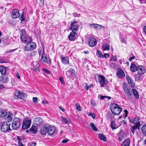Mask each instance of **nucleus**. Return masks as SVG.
<instances>
[{"label":"nucleus","instance_id":"nucleus-56","mask_svg":"<svg viewBox=\"0 0 146 146\" xmlns=\"http://www.w3.org/2000/svg\"><path fill=\"white\" fill-rule=\"evenodd\" d=\"M89 115L91 116L93 118H95L96 115L94 113H90Z\"/></svg>","mask_w":146,"mask_h":146},{"label":"nucleus","instance_id":"nucleus-37","mask_svg":"<svg viewBox=\"0 0 146 146\" xmlns=\"http://www.w3.org/2000/svg\"><path fill=\"white\" fill-rule=\"evenodd\" d=\"M111 127L113 130L116 129L117 127H116V125L115 123V121L113 120L111 121Z\"/></svg>","mask_w":146,"mask_h":146},{"label":"nucleus","instance_id":"nucleus-7","mask_svg":"<svg viewBox=\"0 0 146 146\" xmlns=\"http://www.w3.org/2000/svg\"><path fill=\"white\" fill-rule=\"evenodd\" d=\"M31 120L25 118L24 119L22 126V128L27 129L29 128L31 125Z\"/></svg>","mask_w":146,"mask_h":146},{"label":"nucleus","instance_id":"nucleus-64","mask_svg":"<svg viewBox=\"0 0 146 146\" xmlns=\"http://www.w3.org/2000/svg\"><path fill=\"white\" fill-rule=\"evenodd\" d=\"M59 108L61 110H62V111L64 112L65 111L64 109H63L62 107L59 106Z\"/></svg>","mask_w":146,"mask_h":146},{"label":"nucleus","instance_id":"nucleus-15","mask_svg":"<svg viewBox=\"0 0 146 146\" xmlns=\"http://www.w3.org/2000/svg\"><path fill=\"white\" fill-rule=\"evenodd\" d=\"M137 71L138 74H143L145 72V70L144 67L142 66H137Z\"/></svg>","mask_w":146,"mask_h":146},{"label":"nucleus","instance_id":"nucleus-36","mask_svg":"<svg viewBox=\"0 0 146 146\" xmlns=\"http://www.w3.org/2000/svg\"><path fill=\"white\" fill-rule=\"evenodd\" d=\"M125 134L124 133H121L118 139L119 141H121L125 138Z\"/></svg>","mask_w":146,"mask_h":146},{"label":"nucleus","instance_id":"nucleus-61","mask_svg":"<svg viewBox=\"0 0 146 146\" xmlns=\"http://www.w3.org/2000/svg\"><path fill=\"white\" fill-rule=\"evenodd\" d=\"M18 146H24L21 142H18Z\"/></svg>","mask_w":146,"mask_h":146},{"label":"nucleus","instance_id":"nucleus-18","mask_svg":"<svg viewBox=\"0 0 146 146\" xmlns=\"http://www.w3.org/2000/svg\"><path fill=\"white\" fill-rule=\"evenodd\" d=\"M20 16L18 9H14L13 11L11 17L14 19H16L19 17Z\"/></svg>","mask_w":146,"mask_h":146},{"label":"nucleus","instance_id":"nucleus-24","mask_svg":"<svg viewBox=\"0 0 146 146\" xmlns=\"http://www.w3.org/2000/svg\"><path fill=\"white\" fill-rule=\"evenodd\" d=\"M137 66L135 64L132 63L131 64L130 69L132 72H134L137 71Z\"/></svg>","mask_w":146,"mask_h":146},{"label":"nucleus","instance_id":"nucleus-63","mask_svg":"<svg viewBox=\"0 0 146 146\" xmlns=\"http://www.w3.org/2000/svg\"><path fill=\"white\" fill-rule=\"evenodd\" d=\"M143 30L144 32L145 33V34L146 35V26H144L143 28Z\"/></svg>","mask_w":146,"mask_h":146},{"label":"nucleus","instance_id":"nucleus-40","mask_svg":"<svg viewBox=\"0 0 146 146\" xmlns=\"http://www.w3.org/2000/svg\"><path fill=\"white\" fill-rule=\"evenodd\" d=\"M74 70L72 69H70V70L66 72V75L68 76H70L72 74V73H73L74 72Z\"/></svg>","mask_w":146,"mask_h":146},{"label":"nucleus","instance_id":"nucleus-27","mask_svg":"<svg viewBox=\"0 0 146 146\" xmlns=\"http://www.w3.org/2000/svg\"><path fill=\"white\" fill-rule=\"evenodd\" d=\"M129 139H126L123 142L121 146H129L130 143Z\"/></svg>","mask_w":146,"mask_h":146},{"label":"nucleus","instance_id":"nucleus-42","mask_svg":"<svg viewBox=\"0 0 146 146\" xmlns=\"http://www.w3.org/2000/svg\"><path fill=\"white\" fill-rule=\"evenodd\" d=\"M25 17H24V12H23L21 16L19 18V19L21 21V23H23V22L25 21Z\"/></svg>","mask_w":146,"mask_h":146},{"label":"nucleus","instance_id":"nucleus-8","mask_svg":"<svg viewBox=\"0 0 146 146\" xmlns=\"http://www.w3.org/2000/svg\"><path fill=\"white\" fill-rule=\"evenodd\" d=\"M78 21H74L71 22L70 27L69 28V29L72 30V32H74L77 31L79 25L75 24L77 23Z\"/></svg>","mask_w":146,"mask_h":146},{"label":"nucleus","instance_id":"nucleus-51","mask_svg":"<svg viewBox=\"0 0 146 146\" xmlns=\"http://www.w3.org/2000/svg\"><path fill=\"white\" fill-rule=\"evenodd\" d=\"M73 15L75 17H80V14H77L76 13H74L73 14Z\"/></svg>","mask_w":146,"mask_h":146},{"label":"nucleus","instance_id":"nucleus-21","mask_svg":"<svg viewBox=\"0 0 146 146\" xmlns=\"http://www.w3.org/2000/svg\"><path fill=\"white\" fill-rule=\"evenodd\" d=\"M75 32H71L68 36V38L70 40L74 41L75 40L76 38L75 36Z\"/></svg>","mask_w":146,"mask_h":146},{"label":"nucleus","instance_id":"nucleus-30","mask_svg":"<svg viewBox=\"0 0 146 146\" xmlns=\"http://www.w3.org/2000/svg\"><path fill=\"white\" fill-rule=\"evenodd\" d=\"M39 67V65L37 63L33 68V70L35 72L38 73L40 72Z\"/></svg>","mask_w":146,"mask_h":146},{"label":"nucleus","instance_id":"nucleus-52","mask_svg":"<svg viewBox=\"0 0 146 146\" xmlns=\"http://www.w3.org/2000/svg\"><path fill=\"white\" fill-rule=\"evenodd\" d=\"M90 103L91 105L93 106H95L96 105V103L94 101L91 100L90 101Z\"/></svg>","mask_w":146,"mask_h":146},{"label":"nucleus","instance_id":"nucleus-16","mask_svg":"<svg viewBox=\"0 0 146 146\" xmlns=\"http://www.w3.org/2000/svg\"><path fill=\"white\" fill-rule=\"evenodd\" d=\"M139 120L140 118L139 117H137L130 119L129 121L131 123L135 124V125H141L140 123L139 122Z\"/></svg>","mask_w":146,"mask_h":146},{"label":"nucleus","instance_id":"nucleus-58","mask_svg":"<svg viewBox=\"0 0 146 146\" xmlns=\"http://www.w3.org/2000/svg\"><path fill=\"white\" fill-rule=\"evenodd\" d=\"M68 141V139H64L62 141V143H65L67 142Z\"/></svg>","mask_w":146,"mask_h":146},{"label":"nucleus","instance_id":"nucleus-38","mask_svg":"<svg viewBox=\"0 0 146 146\" xmlns=\"http://www.w3.org/2000/svg\"><path fill=\"white\" fill-rule=\"evenodd\" d=\"M90 125L93 130L95 131H98V129L96 127V126L93 123H90Z\"/></svg>","mask_w":146,"mask_h":146},{"label":"nucleus","instance_id":"nucleus-29","mask_svg":"<svg viewBox=\"0 0 146 146\" xmlns=\"http://www.w3.org/2000/svg\"><path fill=\"white\" fill-rule=\"evenodd\" d=\"M127 78L128 83L133 88L135 86V84L133 82V80L129 76L127 77Z\"/></svg>","mask_w":146,"mask_h":146},{"label":"nucleus","instance_id":"nucleus-11","mask_svg":"<svg viewBox=\"0 0 146 146\" xmlns=\"http://www.w3.org/2000/svg\"><path fill=\"white\" fill-rule=\"evenodd\" d=\"M9 81L8 76L6 74L1 75L0 77V81L2 83H5Z\"/></svg>","mask_w":146,"mask_h":146},{"label":"nucleus","instance_id":"nucleus-47","mask_svg":"<svg viewBox=\"0 0 146 146\" xmlns=\"http://www.w3.org/2000/svg\"><path fill=\"white\" fill-rule=\"evenodd\" d=\"M33 102L35 103H36L38 102V98L37 97H33Z\"/></svg>","mask_w":146,"mask_h":146},{"label":"nucleus","instance_id":"nucleus-25","mask_svg":"<svg viewBox=\"0 0 146 146\" xmlns=\"http://www.w3.org/2000/svg\"><path fill=\"white\" fill-rule=\"evenodd\" d=\"M30 132L32 133L35 134L36 133L37 131V127L34 125H33L30 129Z\"/></svg>","mask_w":146,"mask_h":146},{"label":"nucleus","instance_id":"nucleus-26","mask_svg":"<svg viewBox=\"0 0 146 146\" xmlns=\"http://www.w3.org/2000/svg\"><path fill=\"white\" fill-rule=\"evenodd\" d=\"M140 126L141 125H135L133 126H132V128L131 129V131L132 133L134 134L135 132V130L137 129H139Z\"/></svg>","mask_w":146,"mask_h":146},{"label":"nucleus","instance_id":"nucleus-57","mask_svg":"<svg viewBox=\"0 0 146 146\" xmlns=\"http://www.w3.org/2000/svg\"><path fill=\"white\" fill-rule=\"evenodd\" d=\"M43 70L47 74H48L49 73V71L46 69L43 68Z\"/></svg>","mask_w":146,"mask_h":146},{"label":"nucleus","instance_id":"nucleus-22","mask_svg":"<svg viewBox=\"0 0 146 146\" xmlns=\"http://www.w3.org/2000/svg\"><path fill=\"white\" fill-rule=\"evenodd\" d=\"M6 67L2 65L0 66V72L1 75L6 74Z\"/></svg>","mask_w":146,"mask_h":146},{"label":"nucleus","instance_id":"nucleus-55","mask_svg":"<svg viewBox=\"0 0 146 146\" xmlns=\"http://www.w3.org/2000/svg\"><path fill=\"white\" fill-rule=\"evenodd\" d=\"M109 54L106 53L104 54V57L105 58H107L109 57Z\"/></svg>","mask_w":146,"mask_h":146},{"label":"nucleus","instance_id":"nucleus-46","mask_svg":"<svg viewBox=\"0 0 146 146\" xmlns=\"http://www.w3.org/2000/svg\"><path fill=\"white\" fill-rule=\"evenodd\" d=\"M37 51L36 50H34L31 51L30 53V56H34L37 53Z\"/></svg>","mask_w":146,"mask_h":146},{"label":"nucleus","instance_id":"nucleus-9","mask_svg":"<svg viewBox=\"0 0 146 146\" xmlns=\"http://www.w3.org/2000/svg\"><path fill=\"white\" fill-rule=\"evenodd\" d=\"M48 129V133L49 135H53L55 134L56 132H55V127L49 124H47Z\"/></svg>","mask_w":146,"mask_h":146},{"label":"nucleus","instance_id":"nucleus-1","mask_svg":"<svg viewBox=\"0 0 146 146\" xmlns=\"http://www.w3.org/2000/svg\"><path fill=\"white\" fill-rule=\"evenodd\" d=\"M123 87L127 98L129 100L132 99L133 96L131 90L129 86L124 83Z\"/></svg>","mask_w":146,"mask_h":146},{"label":"nucleus","instance_id":"nucleus-39","mask_svg":"<svg viewBox=\"0 0 146 146\" xmlns=\"http://www.w3.org/2000/svg\"><path fill=\"white\" fill-rule=\"evenodd\" d=\"M96 55L98 57H100L102 58L104 57V56L102 54V53L99 50H98L97 53Z\"/></svg>","mask_w":146,"mask_h":146},{"label":"nucleus","instance_id":"nucleus-44","mask_svg":"<svg viewBox=\"0 0 146 146\" xmlns=\"http://www.w3.org/2000/svg\"><path fill=\"white\" fill-rule=\"evenodd\" d=\"M76 108V110L79 111H80L81 110L80 106L78 103H77L75 105Z\"/></svg>","mask_w":146,"mask_h":146},{"label":"nucleus","instance_id":"nucleus-33","mask_svg":"<svg viewBox=\"0 0 146 146\" xmlns=\"http://www.w3.org/2000/svg\"><path fill=\"white\" fill-rule=\"evenodd\" d=\"M98 136L100 139L104 141H106V138L105 136L103 134H99L98 135Z\"/></svg>","mask_w":146,"mask_h":146},{"label":"nucleus","instance_id":"nucleus-20","mask_svg":"<svg viewBox=\"0 0 146 146\" xmlns=\"http://www.w3.org/2000/svg\"><path fill=\"white\" fill-rule=\"evenodd\" d=\"M90 26L91 27L94 28L96 29L99 30H101L103 27V26L101 25L95 23L90 24Z\"/></svg>","mask_w":146,"mask_h":146},{"label":"nucleus","instance_id":"nucleus-14","mask_svg":"<svg viewBox=\"0 0 146 146\" xmlns=\"http://www.w3.org/2000/svg\"><path fill=\"white\" fill-rule=\"evenodd\" d=\"M42 122V120L40 117L35 118L34 120V124L38 126L41 125Z\"/></svg>","mask_w":146,"mask_h":146},{"label":"nucleus","instance_id":"nucleus-62","mask_svg":"<svg viewBox=\"0 0 146 146\" xmlns=\"http://www.w3.org/2000/svg\"><path fill=\"white\" fill-rule=\"evenodd\" d=\"M124 112L125 113V117H126L127 116V114H128V112L127 111V110H124Z\"/></svg>","mask_w":146,"mask_h":146},{"label":"nucleus","instance_id":"nucleus-35","mask_svg":"<svg viewBox=\"0 0 146 146\" xmlns=\"http://www.w3.org/2000/svg\"><path fill=\"white\" fill-rule=\"evenodd\" d=\"M26 35V32L25 30L22 29L21 31L20 38L24 37Z\"/></svg>","mask_w":146,"mask_h":146},{"label":"nucleus","instance_id":"nucleus-28","mask_svg":"<svg viewBox=\"0 0 146 146\" xmlns=\"http://www.w3.org/2000/svg\"><path fill=\"white\" fill-rule=\"evenodd\" d=\"M41 62L44 64H50L51 61L50 59L47 58V59L44 60V58L41 59Z\"/></svg>","mask_w":146,"mask_h":146},{"label":"nucleus","instance_id":"nucleus-3","mask_svg":"<svg viewBox=\"0 0 146 146\" xmlns=\"http://www.w3.org/2000/svg\"><path fill=\"white\" fill-rule=\"evenodd\" d=\"M36 46V45L35 43L30 41L28 42L25 45L24 50L25 51H30L35 49Z\"/></svg>","mask_w":146,"mask_h":146},{"label":"nucleus","instance_id":"nucleus-31","mask_svg":"<svg viewBox=\"0 0 146 146\" xmlns=\"http://www.w3.org/2000/svg\"><path fill=\"white\" fill-rule=\"evenodd\" d=\"M141 129L143 134L144 136H146V124L142 126Z\"/></svg>","mask_w":146,"mask_h":146},{"label":"nucleus","instance_id":"nucleus-10","mask_svg":"<svg viewBox=\"0 0 146 146\" xmlns=\"http://www.w3.org/2000/svg\"><path fill=\"white\" fill-rule=\"evenodd\" d=\"M24 94L18 90H16L14 92V96L17 98L21 99H24Z\"/></svg>","mask_w":146,"mask_h":146},{"label":"nucleus","instance_id":"nucleus-53","mask_svg":"<svg viewBox=\"0 0 146 146\" xmlns=\"http://www.w3.org/2000/svg\"><path fill=\"white\" fill-rule=\"evenodd\" d=\"M16 77L18 79H19L20 78V77L19 73L17 72L15 74Z\"/></svg>","mask_w":146,"mask_h":146},{"label":"nucleus","instance_id":"nucleus-50","mask_svg":"<svg viewBox=\"0 0 146 146\" xmlns=\"http://www.w3.org/2000/svg\"><path fill=\"white\" fill-rule=\"evenodd\" d=\"M60 81L61 82L62 84H63L64 83V79L62 77H60L59 78Z\"/></svg>","mask_w":146,"mask_h":146},{"label":"nucleus","instance_id":"nucleus-54","mask_svg":"<svg viewBox=\"0 0 146 146\" xmlns=\"http://www.w3.org/2000/svg\"><path fill=\"white\" fill-rule=\"evenodd\" d=\"M111 60L113 61H117V59L114 56H113L112 57Z\"/></svg>","mask_w":146,"mask_h":146},{"label":"nucleus","instance_id":"nucleus-45","mask_svg":"<svg viewBox=\"0 0 146 146\" xmlns=\"http://www.w3.org/2000/svg\"><path fill=\"white\" fill-rule=\"evenodd\" d=\"M62 120L63 121V122H64L65 123H67L69 122L68 120L66 118L64 117H61Z\"/></svg>","mask_w":146,"mask_h":146},{"label":"nucleus","instance_id":"nucleus-4","mask_svg":"<svg viewBox=\"0 0 146 146\" xmlns=\"http://www.w3.org/2000/svg\"><path fill=\"white\" fill-rule=\"evenodd\" d=\"M10 124H8L6 122L3 123L1 128V129L3 132H9L10 131H11L12 129L10 128Z\"/></svg>","mask_w":146,"mask_h":146},{"label":"nucleus","instance_id":"nucleus-23","mask_svg":"<svg viewBox=\"0 0 146 146\" xmlns=\"http://www.w3.org/2000/svg\"><path fill=\"white\" fill-rule=\"evenodd\" d=\"M62 62L65 64H69V59L67 57H63L61 56Z\"/></svg>","mask_w":146,"mask_h":146},{"label":"nucleus","instance_id":"nucleus-13","mask_svg":"<svg viewBox=\"0 0 146 146\" xmlns=\"http://www.w3.org/2000/svg\"><path fill=\"white\" fill-rule=\"evenodd\" d=\"M20 38L21 42L24 43H26L27 42L32 41L33 40L32 39L31 37L27 35L23 37Z\"/></svg>","mask_w":146,"mask_h":146},{"label":"nucleus","instance_id":"nucleus-43","mask_svg":"<svg viewBox=\"0 0 146 146\" xmlns=\"http://www.w3.org/2000/svg\"><path fill=\"white\" fill-rule=\"evenodd\" d=\"M141 74H136L134 76L135 80L137 81H138L140 80L141 79L140 78L141 77Z\"/></svg>","mask_w":146,"mask_h":146},{"label":"nucleus","instance_id":"nucleus-41","mask_svg":"<svg viewBox=\"0 0 146 146\" xmlns=\"http://www.w3.org/2000/svg\"><path fill=\"white\" fill-rule=\"evenodd\" d=\"M109 45L108 44H104L103 46L102 47L103 49L104 50H109Z\"/></svg>","mask_w":146,"mask_h":146},{"label":"nucleus","instance_id":"nucleus-5","mask_svg":"<svg viewBox=\"0 0 146 146\" xmlns=\"http://www.w3.org/2000/svg\"><path fill=\"white\" fill-rule=\"evenodd\" d=\"M20 125V120L19 119L15 118L13 120L12 125V127L13 129H17L19 127Z\"/></svg>","mask_w":146,"mask_h":146},{"label":"nucleus","instance_id":"nucleus-59","mask_svg":"<svg viewBox=\"0 0 146 146\" xmlns=\"http://www.w3.org/2000/svg\"><path fill=\"white\" fill-rule=\"evenodd\" d=\"M135 58V56H134L130 58H129V61H131L132 60L134 59Z\"/></svg>","mask_w":146,"mask_h":146},{"label":"nucleus","instance_id":"nucleus-17","mask_svg":"<svg viewBox=\"0 0 146 146\" xmlns=\"http://www.w3.org/2000/svg\"><path fill=\"white\" fill-rule=\"evenodd\" d=\"M47 124H45L44 126L42 127L41 128L40 132L41 134L42 135H45L48 133V129Z\"/></svg>","mask_w":146,"mask_h":146},{"label":"nucleus","instance_id":"nucleus-6","mask_svg":"<svg viewBox=\"0 0 146 146\" xmlns=\"http://www.w3.org/2000/svg\"><path fill=\"white\" fill-rule=\"evenodd\" d=\"M98 80L102 87H103L108 82L106 78L103 76L99 74L98 75Z\"/></svg>","mask_w":146,"mask_h":146},{"label":"nucleus","instance_id":"nucleus-49","mask_svg":"<svg viewBox=\"0 0 146 146\" xmlns=\"http://www.w3.org/2000/svg\"><path fill=\"white\" fill-rule=\"evenodd\" d=\"M46 56L45 53L44 52V50L43 49L42 50V52L41 56V59L44 58V56Z\"/></svg>","mask_w":146,"mask_h":146},{"label":"nucleus","instance_id":"nucleus-19","mask_svg":"<svg viewBox=\"0 0 146 146\" xmlns=\"http://www.w3.org/2000/svg\"><path fill=\"white\" fill-rule=\"evenodd\" d=\"M117 75L119 77L123 78L125 76V73L123 70L121 68L118 69L116 72Z\"/></svg>","mask_w":146,"mask_h":146},{"label":"nucleus","instance_id":"nucleus-32","mask_svg":"<svg viewBox=\"0 0 146 146\" xmlns=\"http://www.w3.org/2000/svg\"><path fill=\"white\" fill-rule=\"evenodd\" d=\"M0 116L1 117H4L7 115V112L4 110H1L0 111Z\"/></svg>","mask_w":146,"mask_h":146},{"label":"nucleus","instance_id":"nucleus-12","mask_svg":"<svg viewBox=\"0 0 146 146\" xmlns=\"http://www.w3.org/2000/svg\"><path fill=\"white\" fill-rule=\"evenodd\" d=\"M97 42L94 38H90L89 39V44L90 47H93L97 44Z\"/></svg>","mask_w":146,"mask_h":146},{"label":"nucleus","instance_id":"nucleus-2","mask_svg":"<svg viewBox=\"0 0 146 146\" xmlns=\"http://www.w3.org/2000/svg\"><path fill=\"white\" fill-rule=\"evenodd\" d=\"M111 110L112 113L116 115H118L122 111V109L117 104H112L110 106Z\"/></svg>","mask_w":146,"mask_h":146},{"label":"nucleus","instance_id":"nucleus-48","mask_svg":"<svg viewBox=\"0 0 146 146\" xmlns=\"http://www.w3.org/2000/svg\"><path fill=\"white\" fill-rule=\"evenodd\" d=\"M126 38V36L125 35H123V39H121V42L123 43H125V39Z\"/></svg>","mask_w":146,"mask_h":146},{"label":"nucleus","instance_id":"nucleus-34","mask_svg":"<svg viewBox=\"0 0 146 146\" xmlns=\"http://www.w3.org/2000/svg\"><path fill=\"white\" fill-rule=\"evenodd\" d=\"M132 91L133 92V95L137 99L139 98V95L138 92L135 89H133Z\"/></svg>","mask_w":146,"mask_h":146},{"label":"nucleus","instance_id":"nucleus-60","mask_svg":"<svg viewBox=\"0 0 146 146\" xmlns=\"http://www.w3.org/2000/svg\"><path fill=\"white\" fill-rule=\"evenodd\" d=\"M110 98L109 97L106 96H101V97H100V98L101 100H103V99H104L105 98Z\"/></svg>","mask_w":146,"mask_h":146}]
</instances>
